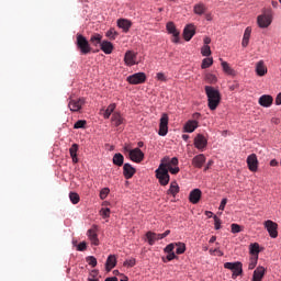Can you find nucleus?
<instances>
[{
  "label": "nucleus",
  "mask_w": 281,
  "mask_h": 281,
  "mask_svg": "<svg viewBox=\"0 0 281 281\" xmlns=\"http://www.w3.org/2000/svg\"><path fill=\"white\" fill-rule=\"evenodd\" d=\"M204 91L206 93L209 109L216 111L221 104V92L212 86H205Z\"/></svg>",
  "instance_id": "nucleus-1"
},
{
  "label": "nucleus",
  "mask_w": 281,
  "mask_h": 281,
  "mask_svg": "<svg viewBox=\"0 0 281 281\" xmlns=\"http://www.w3.org/2000/svg\"><path fill=\"white\" fill-rule=\"evenodd\" d=\"M273 23V10L271 8H263L261 14L257 16L258 27L265 30Z\"/></svg>",
  "instance_id": "nucleus-2"
},
{
  "label": "nucleus",
  "mask_w": 281,
  "mask_h": 281,
  "mask_svg": "<svg viewBox=\"0 0 281 281\" xmlns=\"http://www.w3.org/2000/svg\"><path fill=\"white\" fill-rule=\"evenodd\" d=\"M76 45L82 56L91 54V44H89V41L82 34H77Z\"/></svg>",
  "instance_id": "nucleus-3"
},
{
  "label": "nucleus",
  "mask_w": 281,
  "mask_h": 281,
  "mask_svg": "<svg viewBox=\"0 0 281 281\" xmlns=\"http://www.w3.org/2000/svg\"><path fill=\"white\" fill-rule=\"evenodd\" d=\"M156 179H158L160 186H168V183H170V175L164 162H161L156 170Z\"/></svg>",
  "instance_id": "nucleus-4"
},
{
  "label": "nucleus",
  "mask_w": 281,
  "mask_h": 281,
  "mask_svg": "<svg viewBox=\"0 0 281 281\" xmlns=\"http://www.w3.org/2000/svg\"><path fill=\"white\" fill-rule=\"evenodd\" d=\"M224 269H229L233 272L232 278L236 280L238 276H243V262H225Z\"/></svg>",
  "instance_id": "nucleus-5"
},
{
  "label": "nucleus",
  "mask_w": 281,
  "mask_h": 281,
  "mask_svg": "<svg viewBox=\"0 0 281 281\" xmlns=\"http://www.w3.org/2000/svg\"><path fill=\"white\" fill-rule=\"evenodd\" d=\"M125 150L128 153L131 161H134L135 164H142V161H144V151H142L139 147L134 149L125 148Z\"/></svg>",
  "instance_id": "nucleus-6"
},
{
  "label": "nucleus",
  "mask_w": 281,
  "mask_h": 281,
  "mask_svg": "<svg viewBox=\"0 0 281 281\" xmlns=\"http://www.w3.org/2000/svg\"><path fill=\"white\" fill-rule=\"evenodd\" d=\"M127 82L130 85H144L146 82V74L144 72H136L127 77Z\"/></svg>",
  "instance_id": "nucleus-7"
},
{
  "label": "nucleus",
  "mask_w": 281,
  "mask_h": 281,
  "mask_svg": "<svg viewBox=\"0 0 281 281\" xmlns=\"http://www.w3.org/2000/svg\"><path fill=\"white\" fill-rule=\"evenodd\" d=\"M270 238H276L278 236V223L268 220L263 223Z\"/></svg>",
  "instance_id": "nucleus-8"
},
{
  "label": "nucleus",
  "mask_w": 281,
  "mask_h": 281,
  "mask_svg": "<svg viewBox=\"0 0 281 281\" xmlns=\"http://www.w3.org/2000/svg\"><path fill=\"white\" fill-rule=\"evenodd\" d=\"M168 114L164 113L160 117L158 135L166 137L168 135Z\"/></svg>",
  "instance_id": "nucleus-9"
},
{
  "label": "nucleus",
  "mask_w": 281,
  "mask_h": 281,
  "mask_svg": "<svg viewBox=\"0 0 281 281\" xmlns=\"http://www.w3.org/2000/svg\"><path fill=\"white\" fill-rule=\"evenodd\" d=\"M87 236L91 243V245H94L98 247L100 245V239L98 238V226L93 225L90 229L87 232Z\"/></svg>",
  "instance_id": "nucleus-10"
},
{
  "label": "nucleus",
  "mask_w": 281,
  "mask_h": 281,
  "mask_svg": "<svg viewBox=\"0 0 281 281\" xmlns=\"http://www.w3.org/2000/svg\"><path fill=\"white\" fill-rule=\"evenodd\" d=\"M195 148H198V150H205V148L207 147V138H205V136H203V134H198L194 138L193 142Z\"/></svg>",
  "instance_id": "nucleus-11"
},
{
  "label": "nucleus",
  "mask_w": 281,
  "mask_h": 281,
  "mask_svg": "<svg viewBox=\"0 0 281 281\" xmlns=\"http://www.w3.org/2000/svg\"><path fill=\"white\" fill-rule=\"evenodd\" d=\"M167 32L168 34H172V43H179V31L177 30V26L175 25V22H168L167 25Z\"/></svg>",
  "instance_id": "nucleus-12"
},
{
  "label": "nucleus",
  "mask_w": 281,
  "mask_h": 281,
  "mask_svg": "<svg viewBox=\"0 0 281 281\" xmlns=\"http://www.w3.org/2000/svg\"><path fill=\"white\" fill-rule=\"evenodd\" d=\"M137 54H135L133 50H127L125 53L124 63L127 65V67H133V65H137Z\"/></svg>",
  "instance_id": "nucleus-13"
},
{
  "label": "nucleus",
  "mask_w": 281,
  "mask_h": 281,
  "mask_svg": "<svg viewBox=\"0 0 281 281\" xmlns=\"http://www.w3.org/2000/svg\"><path fill=\"white\" fill-rule=\"evenodd\" d=\"M247 165L251 172H256L258 170V156L256 154H251L247 157Z\"/></svg>",
  "instance_id": "nucleus-14"
},
{
  "label": "nucleus",
  "mask_w": 281,
  "mask_h": 281,
  "mask_svg": "<svg viewBox=\"0 0 281 281\" xmlns=\"http://www.w3.org/2000/svg\"><path fill=\"white\" fill-rule=\"evenodd\" d=\"M196 34V29L193 24H188L183 30L184 41H192V37Z\"/></svg>",
  "instance_id": "nucleus-15"
},
{
  "label": "nucleus",
  "mask_w": 281,
  "mask_h": 281,
  "mask_svg": "<svg viewBox=\"0 0 281 281\" xmlns=\"http://www.w3.org/2000/svg\"><path fill=\"white\" fill-rule=\"evenodd\" d=\"M83 104H85V99H78V100L71 99L68 103V106H69L70 111L76 113V112L80 111V109H82Z\"/></svg>",
  "instance_id": "nucleus-16"
},
{
  "label": "nucleus",
  "mask_w": 281,
  "mask_h": 281,
  "mask_svg": "<svg viewBox=\"0 0 281 281\" xmlns=\"http://www.w3.org/2000/svg\"><path fill=\"white\" fill-rule=\"evenodd\" d=\"M255 71L257 76H259L260 78H262L263 76H267L268 69H267V65H265V60H259L256 64Z\"/></svg>",
  "instance_id": "nucleus-17"
},
{
  "label": "nucleus",
  "mask_w": 281,
  "mask_h": 281,
  "mask_svg": "<svg viewBox=\"0 0 281 281\" xmlns=\"http://www.w3.org/2000/svg\"><path fill=\"white\" fill-rule=\"evenodd\" d=\"M202 192L200 189H193L189 194V201L193 205H196L201 201Z\"/></svg>",
  "instance_id": "nucleus-18"
},
{
  "label": "nucleus",
  "mask_w": 281,
  "mask_h": 281,
  "mask_svg": "<svg viewBox=\"0 0 281 281\" xmlns=\"http://www.w3.org/2000/svg\"><path fill=\"white\" fill-rule=\"evenodd\" d=\"M135 172H137V170H135V167H133L131 164H125L123 166V175L125 179H133Z\"/></svg>",
  "instance_id": "nucleus-19"
},
{
  "label": "nucleus",
  "mask_w": 281,
  "mask_h": 281,
  "mask_svg": "<svg viewBox=\"0 0 281 281\" xmlns=\"http://www.w3.org/2000/svg\"><path fill=\"white\" fill-rule=\"evenodd\" d=\"M183 128H184V133H194V131L199 128V121L190 120L184 124Z\"/></svg>",
  "instance_id": "nucleus-20"
},
{
  "label": "nucleus",
  "mask_w": 281,
  "mask_h": 281,
  "mask_svg": "<svg viewBox=\"0 0 281 281\" xmlns=\"http://www.w3.org/2000/svg\"><path fill=\"white\" fill-rule=\"evenodd\" d=\"M206 161V158H205V155L203 154H200V155H196L193 159H192V166L194 168H203V164H205Z\"/></svg>",
  "instance_id": "nucleus-21"
},
{
  "label": "nucleus",
  "mask_w": 281,
  "mask_h": 281,
  "mask_svg": "<svg viewBox=\"0 0 281 281\" xmlns=\"http://www.w3.org/2000/svg\"><path fill=\"white\" fill-rule=\"evenodd\" d=\"M259 104L260 106H265L266 109H269L271 104H273V97L269 94H263L259 98Z\"/></svg>",
  "instance_id": "nucleus-22"
},
{
  "label": "nucleus",
  "mask_w": 281,
  "mask_h": 281,
  "mask_svg": "<svg viewBox=\"0 0 281 281\" xmlns=\"http://www.w3.org/2000/svg\"><path fill=\"white\" fill-rule=\"evenodd\" d=\"M131 25H133V23H131L130 20H126V19H119L117 20V27L123 30V32H125V33L131 30Z\"/></svg>",
  "instance_id": "nucleus-23"
},
{
  "label": "nucleus",
  "mask_w": 281,
  "mask_h": 281,
  "mask_svg": "<svg viewBox=\"0 0 281 281\" xmlns=\"http://www.w3.org/2000/svg\"><path fill=\"white\" fill-rule=\"evenodd\" d=\"M266 269L265 267H258L252 274V281H262V278H265Z\"/></svg>",
  "instance_id": "nucleus-24"
},
{
  "label": "nucleus",
  "mask_w": 281,
  "mask_h": 281,
  "mask_svg": "<svg viewBox=\"0 0 281 281\" xmlns=\"http://www.w3.org/2000/svg\"><path fill=\"white\" fill-rule=\"evenodd\" d=\"M161 236L160 234L157 233H153V232H147L146 233V238L148 240V245H155V243H157V240H161Z\"/></svg>",
  "instance_id": "nucleus-25"
},
{
  "label": "nucleus",
  "mask_w": 281,
  "mask_h": 281,
  "mask_svg": "<svg viewBox=\"0 0 281 281\" xmlns=\"http://www.w3.org/2000/svg\"><path fill=\"white\" fill-rule=\"evenodd\" d=\"M111 122L114 126H122V124H124V117H122V114L119 112H114Z\"/></svg>",
  "instance_id": "nucleus-26"
},
{
  "label": "nucleus",
  "mask_w": 281,
  "mask_h": 281,
  "mask_svg": "<svg viewBox=\"0 0 281 281\" xmlns=\"http://www.w3.org/2000/svg\"><path fill=\"white\" fill-rule=\"evenodd\" d=\"M115 265H117V258H115L114 255H110L105 262L106 271H111V269H114Z\"/></svg>",
  "instance_id": "nucleus-27"
},
{
  "label": "nucleus",
  "mask_w": 281,
  "mask_h": 281,
  "mask_svg": "<svg viewBox=\"0 0 281 281\" xmlns=\"http://www.w3.org/2000/svg\"><path fill=\"white\" fill-rule=\"evenodd\" d=\"M101 49L104 54H113V43L109 41H103L101 43Z\"/></svg>",
  "instance_id": "nucleus-28"
},
{
  "label": "nucleus",
  "mask_w": 281,
  "mask_h": 281,
  "mask_svg": "<svg viewBox=\"0 0 281 281\" xmlns=\"http://www.w3.org/2000/svg\"><path fill=\"white\" fill-rule=\"evenodd\" d=\"M90 43L94 47H98V45H102V35L100 33H94L90 37Z\"/></svg>",
  "instance_id": "nucleus-29"
},
{
  "label": "nucleus",
  "mask_w": 281,
  "mask_h": 281,
  "mask_svg": "<svg viewBox=\"0 0 281 281\" xmlns=\"http://www.w3.org/2000/svg\"><path fill=\"white\" fill-rule=\"evenodd\" d=\"M69 153L72 159V164H78V144H72L69 148Z\"/></svg>",
  "instance_id": "nucleus-30"
},
{
  "label": "nucleus",
  "mask_w": 281,
  "mask_h": 281,
  "mask_svg": "<svg viewBox=\"0 0 281 281\" xmlns=\"http://www.w3.org/2000/svg\"><path fill=\"white\" fill-rule=\"evenodd\" d=\"M167 194H171L172 196H177V194H179V183H177V181H172L170 183Z\"/></svg>",
  "instance_id": "nucleus-31"
},
{
  "label": "nucleus",
  "mask_w": 281,
  "mask_h": 281,
  "mask_svg": "<svg viewBox=\"0 0 281 281\" xmlns=\"http://www.w3.org/2000/svg\"><path fill=\"white\" fill-rule=\"evenodd\" d=\"M222 69L225 74H227V76H236V70L229 67L227 61H222Z\"/></svg>",
  "instance_id": "nucleus-32"
},
{
  "label": "nucleus",
  "mask_w": 281,
  "mask_h": 281,
  "mask_svg": "<svg viewBox=\"0 0 281 281\" xmlns=\"http://www.w3.org/2000/svg\"><path fill=\"white\" fill-rule=\"evenodd\" d=\"M114 166H124V156L120 153L115 154L112 159Z\"/></svg>",
  "instance_id": "nucleus-33"
},
{
  "label": "nucleus",
  "mask_w": 281,
  "mask_h": 281,
  "mask_svg": "<svg viewBox=\"0 0 281 281\" xmlns=\"http://www.w3.org/2000/svg\"><path fill=\"white\" fill-rule=\"evenodd\" d=\"M193 10H194L195 14L201 15V14H205V11L207 10V8L203 3H198L194 5Z\"/></svg>",
  "instance_id": "nucleus-34"
},
{
  "label": "nucleus",
  "mask_w": 281,
  "mask_h": 281,
  "mask_svg": "<svg viewBox=\"0 0 281 281\" xmlns=\"http://www.w3.org/2000/svg\"><path fill=\"white\" fill-rule=\"evenodd\" d=\"M115 103H111L103 113L104 119L109 120V117H111V114L113 113V111H115Z\"/></svg>",
  "instance_id": "nucleus-35"
},
{
  "label": "nucleus",
  "mask_w": 281,
  "mask_h": 281,
  "mask_svg": "<svg viewBox=\"0 0 281 281\" xmlns=\"http://www.w3.org/2000/svg\"><path fill=\"white\" fill-rule=\"evenodd\" d=\"M205 80L209 82V85H216V82H218L216 75L210 72L205 75Z\"/></svg>",
  "instance_id": "nucleus-36"
},
{
  "label": "nucleus",
  "mask_w": 281,
  "mask_h": 281,
  "mask_svg": "<svg viewBox=\"0 0 281 281\" xmlns=\"http://www.w3.org/2000/svg\"><path fill=\"white\" fill-rule=\"evenodd\" d=\"M69 199L72 205H78V203H80V195L76 192H70Z\"/></svg>",
  "instance_id": "nucleus-37"
},
{
  "label": "nucleus",
  "mask_w": 281,
  "mask_h": 281,
  "mask_svg": "<svg viewBox=\"0 0 281 281\" xmlns=\"http://www.w3.org/2000/svg\"><path fill=\"white\" fill-rule=\"evenodd\" d=\"M250 254L252 257L258 256L260 254V245H258V243L250 245Z\"/></svg>",
  "instance_id": "nucleus-38"
},
{
  "label": "nucleus",
  "mask_w": 281,
  "mask_h": 281,
  "mask_svg": "<svg viewBox=\"0 0 281 281\" xmlns=\"http://www.w3.org/2000/svg\"><path fill=\"white\" fill-rule=\"evenodd\" d=\"M212 65H214V59L213 58H204L202 60L201 67H202V69H207V68L212 67Z\"/></svg>",
  "instance_id": "nucleus-39"
},
{
  "label": "nucleus",
  "mask_w": 281,
  "mask_h": 281,
  "mask_svg": "<svg viewBox=\"0 0 281 281\" xmlns=\"http://www.w3.org/2000/svg\"><path fill=\"white\" fill-rule=\"evenodd\" d=\"M117 31H115V29H110L106 33L105 36H108V38H110V41H115V38H117Z\"/></svg>",
  "instance_id": "nucleus-40"
},
{
  "label": "nucleus",
  "mask_w": 281,
  "mask_h": 281,
  "mask_svg": "<svg viewBox=\"0 0 281 281\" xmlns=\"http://www.w3.org/2000/svg\"><path fill=\"white\" fill-rule=\"evenodd\" d=\"M161 161H162L161 164H170L171 167L172 166H175V167L179 166V158L178 157L171 158L170 161H168V158H164Z\"/></svg>",
  "instance_id": "nucleus-41"
},
{
  "label": "nucleus",
  "mask_w": 281,
  "mask_h": 281,
  "mask_svg": "<svg viewBox=\"0 0 281 281\" xmlns=\"http://www.w3.org/2000/svg\"><path fill=\"white\" fill-rule=\"evenodd\" d=\"M176 247H177L176 254H178V256H180L181 254H186V244L177 243Z\"/></svg>",
  "instance_id": "nucleus-42"
},
{
  "label": "nucleus",
  "mask_w": 281,
  "mask_h": 281,
  "mask_svg": "<svg viewBox=\"0 0 281 281\" xmlns=\"http://www.w3.org/2000/svg\"><path fill=\"white\" fill-rule=\"evenodd\" d=\"M256 265H258V256H255V257L250 258V261H249V265H248V269L250 271L256 269Z\"/></svg>",
  "instance_id": "nucleus-43"
},
{
  "label": "nucleus",
  "mask_w": 281,
  "mask_h": 281,
  "mask_svg": "<svg viewBox=\"0 0 281 281\" xmlns=\"http://www.w3.org/2000/svg\"><path fill=\"white\" fill-rule=\"evenodd\" d=\"M100 271L98 270H92L89 274V278L88 280L89 281H100V279H98V276H99Z\"/></svg>",
  "instance_id": "nucleus-44"
},
{
  "label": "nucleus",
  "mask_w": 281,
  "mask_h": 281,
  "mask_svg": "<svg viewBox=\"0 0 281 281\" xmlns=\"http://www.w3.org/2000/svg\"><path fill=\"white\" fill-rule=\"evenodd\" d=\"M167 168V170L171 173V175H179V167H172L170 166V164H164Z\"/></svg>",
  "instance_id": "nucleus-45"
},
{
  "label": "nucleus",
  "mask_w": 281,
  "mask_h": 281,
  "mask_svg": "<svg viewBox=\"0 0 281 281\" xmlns=\"http://www.w3.org/2000/svg\"><path fill=\"white\" fill-rule=\"evenodd\" d=\"M202 56H212V49L210 48V45H204L201 48Z\"/></svg>",
  "instance_id": "nucleus-46"
},
{
  "label": "nucleus",
  "mask_w": 281,
  "mask_h": 281,
  "mask_svg": "<svg viewBox=\"0 0 281 281\" xmlns=\"http://www.w3.org/2000/svg\"><path fill=\"white\" fill-rule=\"evenodd\" d=\"M86 260L88 265H90V267H98V259H95V257L90 256V257H87Z\"/></svg>",
  "instance_id": "nucleus-47"
},
{
  "label": "nucleus",
  "mask_w": 281,
  "mask_h": 281,
  "mask_svg": "<svg viewBox=\"0 0 281 281\" xmlns=\"http://www.w3.org/2000/svg\"><path fill=\"white\" fill-rule=\"evenodd\" d=\"M232 234H240L243 232V228L238 224H232L231 225Z\"/></svg>",
  "instance_id": "nucleus-48"
},
{
  "label": "nucleus",
  "mask_w": 281,
  "mask_h": 281,
  "mask_svg": "<svg viewBox=\"0 0 281 281\" xmlns=\"http://www.w3.org/2000/svg\"><path fill=\"white\" fill-rule=\"evenodd\" d=\"M176 244H169L165 247V254H175Z\"/></svg>",
  "instance_id": "nucleus-49"
},
{
  "label": "nucleus",
  "mask_w": 281,
  "mask_h": 281,
  "mask_svg": "<svg viewBox=\"0 0 281 281\" xmlns=\"http://www.w3.org/2000/svg\"><path fill=\"white\" fill-rule=\"evenodd\" d=\"M87 126V121L79 120L75 123L74 128H85Z\"/></svg>",
  "instance_id": "nucleus-50"
},
{
  "label": "nucleus",
  "mask_w": 281,
  "mask_h": 281,
  "mask_svg": "<svg viewBox=\"0 0 281 281\" xmlns=\"http://www.w3.org/2000/svg\"><path fill=\"white\" fill-rule=\"evenodd\" d=\"M100 214L103 218H109V216H111V209H102Z\"/></svg>",
  "instance_id": "nucleus-51"
},
{
  "label": "nucleus",
  "mask_w": 281,
  "mask_h": 281,
  "mask_svg": "<svg viewBox=\"0 0 281 281\" xmlns=\"http://www.w3.org/2000/svg\"><path fill=\"white\" fill-rule=\"evenodd\" d=\"M109 192H111L109 190V188L102 189L101 192H100V199H102V201H104V199H106V196H109Z\"/></svg>",
  "instance_id": "nucleus-52"
},
{
  "label": "nucleus",
  "mask_w": 281,
  "mask_h": 281,
  "mask_svg": "<svg viewBox=\"0 0 281 281\" xmlns=\"http://www.w3.org/2000/svg\"><path fill=\"white\" fill-rule=\"evenodd\" d=\"M123 265H124V267H135L136 260H135V258H132L130 260L124 261Z\"/></svg>",
  "instance_id": "nucleus-53"
},
{
  "label": "nucleus",
  "mask_w": 281,
  "mask_h": 281,
  "mask_svg": "<svg viewBox=\"0 0 281 281\" xmlns=\"http://www.w3.org/2000/svg\"><path fill=\"white\" fill-rule=\"evenodd\" d=\"M87 250V243L86 241H81L78 246H77V251H86Z\"/></svg>",
  "instance_id": "nucleus-54"
},
{
  "label": "nucleus",
  "mask_w": 281,
  "mask_h": 281,
  "mask_svg": "<svg viewBox=\"0 0 281 281\" xmlns=\"http://www.w3.org/2000/svg\"><path fill=\"white\" fill-rule=\"evenodd\" d=\"M243 38H251V26H247Z\"/></svg>",
  "instance_id": "nucleus-55"
},
{
  "label": "nucleus",
  "mask_w": 281,
  "mask_h": 281,
  "mask_svg": "<svg viewBox=\"0 0 281 281\" xmlns=\"http://www.w3.org/2000/svg\"><path fill=\"white\" fill-rule=\"evenodd\" d=\"M156 78H157V80H159L160 82H166V75L164 74V72H158L157 75H156Z\"/></svg>",
  "instance_id": "nucleus-56"
},
{
  "label": "nucleus",
  "mask_w": 281,
  "mask_h": 281,
  "mask_svg": "<svg viewBox=\"0 0 281 281\" xmlns=\"http://www.w3.org/2000/svg\"><path fill=\"white\" fill-rule=\"evenodd\" d=\"M214 225L215 229H221V218H218L216 215H214Z\"/></svg>",
  "instance_id": "nucleus-57"
},
{
  "label": "nucleus",
  "mask_w": 281,
  "mask_h": 281,
  "mask_svg": "<svg viewBox=\"0 0 281 281\" xmlns=\"http://www.w3.org/2000/svg\"><path fill=\"white\" fill-rule=\"evenodd\" d=\"M225 205H227V198H224V199L221 201V204H220L218 210H221V211L223 212V210H225Z\"/></svg>",
  "instance_id": "nucleus-58"
},
{
  "label": "nucleus",
  "mask_w": 281,
  "mask_h": 281,
  "mask_svg": "<svg viewBox=\"0 0 281 281\" xmlns=\"http://www.w3.org/2000/svg\"><path fill=\"white\" fill-rule=\"evenodd\" d=\"M167 260L170 262L171 260H175L177 258V255L175 252H167Z\"/></svg>",
  "instance_id": "nucleus-59"
},
{
  "label": "nucleus",
  "mask_w": 281,
  "mask_h": 281,
  "mask_svg": "<svg viewBox=\"0 0 281 281\" xmlns=\"http://www.w3.org/2000/svg\"><path fill=\"white\" fill-rule=\"evenodd\" d=\"M167 236H170V229H167L165 233L159 235V238H161V240H164V238H166Z\"/></svg>",
  "instance_id": "nucleus-60"
},
{
  "label": "nucleus",
  "mask_w": 281,
  "mask_h": 281,
  "mask_svg": "<svg viewBox=\"0 0 281 281\" xmlns=\"http://www.w3.org/2000/svg\"><path fill=\"white\" fill-rule=\"evenodd\" d=\"M247 45H249V38L243 37L241 46H243V47H247Z\"/></svg>",
  "instance_id": "nucleus-61"
},
{
  "label": "nucleus",
  "mask_w": 281,
  "mask_h": 281,
  "mask_svg": "<svg viewBox=\"0 0 281 281\" xmlns=\"http://www.w3.org/2000/svg\"><path fill=\"white\" fill-rule=\"evenodd\" d=\"M276 104H277V106H280V104H281V92L276 98Z\"/></svg>",
  "instance_id": "nucleus-62"
},
{
  "label": "nucleus",
  "mask_w": 281,
  "mask_h": 281,
  "mask_svg": "<svg viewBox=\"0 0 281 281\" xmlns=\"http://www.w3.org/2000/svg\"><path fill=\"white\" fill-rule=\"evenodd\" d=\"M212 43V40L210 37L204 38V45H210Z\"/></svg>",
  "instance_id": "nucleus-63"
},
{
  "label": "nucleus",
  "mask_w": 281,
  "mask_h": 281,
  "mask_svg": "<svg viewBox=\"0 0 281 281\" xmlns=\"http://www.w3.org/2000/svg\"><path fill=\"white\" fill-rule=\"evenodd\" d=\"M105 281H119L116 277L106 278Z\"/></svg>",
  "instance_id": "nucleus-64"
}]
</instances>
